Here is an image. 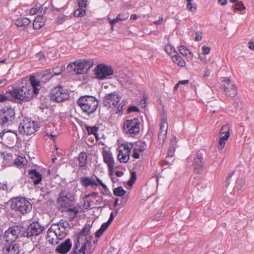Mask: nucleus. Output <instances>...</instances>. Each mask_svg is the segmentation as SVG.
<instances>
[{
  "instance_id": "obj_20",
  "label": "nucleus",
  "mask_w": 254,
  "mask_h": 254,
  "mask_svg": "<svg viewBox=\"0 0 254 254\" xmlns=\"http://www.w3.org/2000/svg\"><path fill=\"white\" fill-rule=\"evenodd\" d=\"M19 245L14 242H7L2 249L3 254H19Z\"/></svg>"
},
{
  "instance_id": "obj_46",
  "label": "nucleus",
  "mask_w": 254,
  "mask_h": 254,
  "mask_svg": "<svg viewBox=\"0 0 254 254\" xmlns=\"http://www.w3.org/2000/svg\"><path fill=\"white\" fill-rule=\"evenodd\" d=\"M187 2H188V3L187 4V8L191 11H195L196 8V4L195 3H192L191 1H187Z\"/></svg>"
},
{
  "instance_id": "obj_13",
  "label": "nucleus",
  "mask_w": 254,
  "mask_h": 254,
  "mask_svg": "<svg viewBox=\"0 0 254 254\" xmlns=\"http://www.w3.org/2000/svg\"><path fill=\"white\" fill-rule=\"evenodd\" d=\"M35 122L25 119L23 120L19 126V131L20 133L26 135H31L37 130L38 127H35Z\"/></svg>"
},
{
  "instance_id": "obj_57",
  "label": "nucleus",
  "mask_w": 254,
  "mask_h": 254,
  "mask_svg": "<svg viewBox=\"0 0 254 254\" xmlns=\"http://www.w3.org/2000/svg\"><path fill=\"white\" fill-rule=\"evenodd\" d=\"M132 147V146L131 145L130 146L126 145L124 146V150H125V152L130 154Z\"/></svg>"
},
{
  "instance_id": "obj_55",
  "label": "nucleus",
  "mask_w": 254,
  "mask_h": 254,
  "mask_svg": "<svg viewBox=\"0 0 254 254\" xmlns=\"http://www.w3.org/2000/svg\"><path fill=\"white\" fill-rule=\"evenodd\" d=\"M41 7H40L39 9H38L36 7H32V8L30 9L29 13L31 15L35 14L38 10L41 9Z\"/></svg>"
},
{
  "instance_id": "obj_45",
  "label": "nucleus",
  "mask_w": 254,
  "mask_h": 254,
  "mask_svg": "<svg viewBox=\"0 0 254 254\" xmlns=\"http://www.w3.org/2000/svg\"><path fill=\"white\" fill-rule=\"evenodd\" d=\"M136 179V173L135 172H132L131 173L130 178L129 180V181H128V185L129 186H132L134 184Z\"/></svg>"
},
{
  "instance_id": "obj_18",
  "label": "nucleus",
  "mask_w": 254,
  "mask_h": 254,
  "mask_svg": "<svg viewBox=\"0 0 254 254\" xmlns=\"http://www.w3.org/2000/svg\"><path fill=\"white\" fill-rule=\"evenodd\" d=\"M168 129V124L166 117H163L161 119L160 129L158 133V139L160 143L162 144L164 143L166 139Z\"/></svg>"
},
{
  "instance_id": "obj_30",
  "label": "nucleus",
  "mask_w": 254,
  "mask_h": 254,
  "mask_svg": "<svg viewBox=\"0 0 254 254\" xmlns=\"http://www.w3.org/2000/svg\"><path fill=\"white\" fill-rule=\"evenodd\" d=\"M177 141L176 138L175 137L174 138L171 139V144L168 149V157H172L174 155V153L176 150V145Z\"/></svg>"
},
{
  "instance_id": "obj_64",
  "label": "nucleus",
  "mask_w": 254,
  "mask_h": 254,
  "mask_svg": "<svg viewBox=\"0 0 254 254\" xmlns=\"http://www.w3.org/2000/svg\"><path fill=\"white\" fill-rule=\"evenodd\" d=\"M249 44V48L253 50L254 51V43L252 41H250L248 43Z\"/></svg>"
},
{
  "instance_id": "obj_43",
  "label": "nucleus",
  "mask_w": 254,
  "mask_h": 254,
  "mask_svg": "<svg viewBox=\"0 0 254 254\" xmlns=\"http://www.w3.org/2000/svg\"><path fill=\"white\" fill-rule=\"evenodd\" d=\"M12 160V154L11 153H6V155L4 156V162H5V164L10 165L11 164Z\"/></svg>"
},
{
  "instance_id": "obj_50",
  "label": "nucleus",
  "mask_w": 254,
  "mask_h": 254,
  "mask_svg": "<svg viewBox=\"0 0 254 254\" xmlns=\"http://www.w3.org/2000/svg\"><path fill=\"white\" fill-rule=\"evenodd\" d=\"M44 25V23H40L39 22L34 21L33 23V28L35 29H39L41 28Z\"/></svg>"
},
{
  "instance_id": "obj_54",
  "label": "nucleus",
  "mask_w": 254,
  "mask_h": 254,
  "mask_svg": "<svg viewBox=\"0 0 254 254\" xmlns=\"http://www.w3.org/2000/svg\"><path fill=\"white\" fill-rule=\"evenodd\" d=\"M202 53L204 54H208L210 51V48L206 46H203L202 47Z\"/></svg>"
},
{
  "instance_id": "obj_22",
  "label": "nucleus",
  "mask_w": 254,
  "mask_h": 254,
  "mask_svg": "<svg viewBox=\"0 0 254 254\" xmlns=\"http://www.w3.org/2000/svg\"><path fill=\"white\" fill-rule=\"evenodd\" d=\"M17 136L16 131H13L11 130H8L7 131L4 130L2 132H0V137L2 140H8L12 142L16 138Z\"/></svg>"
},
{
  "instance_id": "obj_26",
  "label": "nucleus",
  "mask_w": 254,
  "mask_h": 254,
  "mask_svg": "<svg viewBox=\"0 0 254 254\" xmlns=\"http://www.w3.org/2000/svg\"><path fill=\"white\" fill-rule=\"evenodd\" d=\"M87 155L85 152H80L78 155V167L82 169H86L87 164Z\"/></svg>"
},
{
  "instance_id": "obj_62",
  "label": "nucleus",
  "mask_w": 254,
  "mask_h": 254,
  "mask_svg": "<svg viewBox=\"0 0 254 254\" xmlns=\"http://www.w3.org/2000/svg\"><path fill=\"white\" fill-rule=\"evenodd\" d=\"M133 154H132V157L134 158H135V159H138L139 158V154L137 152L138 151H135V150H133Z\"/></svg>"
},
{
  "instance_id": "obj_21",
  "label": "nucleus",
  "mask_w": 254,
  "mask_h": 254,
  "mask_svg": "<svg viewBox=\"0 0 254 254\" xmlns=\"http://www.w3.org/2000/svg\"><path fill=\"white\" fill-rule=\"evenodd\" d=\"M71 247V240L67 239L57 247L56 251L60 254H66L70 251Z\"/></svg>"
},
{
  "instance_id": "obj_5",
  "label": "nucleus",
  "mask_w": 254,
  "mask_h": 254,
  "mask_svg": "<svg viewBox=\"0 0 254 254\" xmlns=\"http://www.w3.org/2000/svg\"><path fill=\"white\" fill-rule=\"evenodd\" d=\"M32 208L31 203L23 197L15 198L13 200L11 205L12 210L18 211L23 215L29 213L32 210Z\"/></svg>"
},
{
  "instance_id": "obj_24",
  "label": "nucleus",
  "mask_w": 254,
  "mask_h": 254,
  "mask_svg": "<svg viewBox=\"0 0 254 254\" xmlns=\"http://www.w3.org/2000/svg\"><path fill=\"white\" fill-rule=\"evenodd\" d=\"M30 83L28 84L32 87V90L34 95H37L39 91L40 82L35 76H32L30 78Z\"/></svg>"
},
{
  "instance_id": "obj_49",
  "label": "nucleus",
  "mask_w": 254,
  "mask_h": 254,
  "mask_svg": "<svg viewBox=\"0 0 254 254\" xmlns=\"http://www.w3.org/2000/svg\"><path fill=\"white\" fill-rule=\"evenodd\" d=\"M116 18H117V20L120 22L127 19L128 18V15L124 14H119Z\"/></svg>"
},
{
  "instance_id": "obj_8",
  "label": "nucleus",
  "mask_w": 254,
  "mask_h": 254,
  "mask_svg": "<svg viewBox=\"0 0 254 254\" xmlns=\"http://www.w3.org/2000/svg\"><path fill=\"white\" fill-rule=\"evenodd\" d=\"M120 101V97L117 92H114L106 95L104 98V105L108 108H113V107H117V113L121 112L122 111V106L121 104H119Z\"/></svg>"
},
{
  "instance_id": "obj_44",
  "label": "nucleus",
  "mask_w": 254,
  "mask_h": 254,
  "mask_svg": "<svg viewBox=\"0 0 254 254\" xmlns=\"http://www.w3.org/2000/svg\"><path fill=\"white\" fill-rule=\"evenodd\" d=\"M63 69L60 67H57L56 68H53L52 70H49V73L52 74V76L54 75H59L61 73Z\"/></svg>"
},
{
  "instance_id": "obj_17",
  "label": "nucleus",
  "mask_w": 254,
  "mask_h": 254,
  "mask_svg": "<svg viewBox=\"0 0 254 254\" xmlns=\"http://www.w3.org/2000/svg\"><path fill=\"white\" fill-rule=\"evenodd\" d=\"M204 165L203 154L199 152H197L193 158L192 163L194 171L197 174H200L203 170Z\"/></svg>"
},
{
  "instance_id": "obj_25",
  "label": "nucleus",
  "mask_w": 254,
  "mask_h": 254,
  "mask_svg": "<svg viewBox=\"0 0 254 254\" xmlns=\"http://www.w3.org/2000/svg\"><path fill=\"white\" fill-rule=\"evenodd\" d=\"M80 182L82 186L85 188H87L89 186H98V184L95 182V180L93 178L83 177L80 178Z\"/></svg>"
},
{
  "instance_id": "obj_59",
  "label": "nucleus",
  "mask_w": 254,
  "mask_h": 254,
  "mask_svg": "<svg viewBox=\"0 0 254 254\" xmlns=\"http://www.w3.org/2000/svg\"><path fill=\"white\" fill-rule=\"evenodd\" d=\"M210 75V70L209 68H206L204 71V77H208Z\"/></svg>"
},
{
  "instance_id": "obj_63",
  "label": "nucleus",
  "mask_w": 254,
  "mask_h": 254,
  "mask_svg": "<svg viewBox=\"0 0 254 254\" xmlns=\"http://www.w3.org/2000/svg\"><path fill=\"white\" fill-rule=\"evenodd\" d=\"M7 83V80L6 79H3L0 81V87L4 86Z\"/></svg>"
},
{
  "instance_id": "obj_61",
  "label": "nucleus",
  "mask_w": 254,
  "mask_h": 254,
  "mask_svg": "<svg viewBox=\"0 0 254 254\" xmlns=\"http://www.w3.org/2000/svg\"><path fill=\"white\" fill-rule=\"evenodd\" d=\"M104 233L103 231H102L100 229H99L96 233H95V237L96 238H99Z\"/></svg>"
},
{
  "instance_id": "obj_7",
  "label": "nucleus",
  "mask_w": 254,
  "mask_h": 254,
  "mask_svg": "<svg viewBox=\"0 0 254 254\" xmlns=\"http://www.w3.org/2000/svg\"><path fill=\"white\" fill-rule=\"evenodd\" d=\"M93 65V62L91 60H84L80 62H75L72 64H68L67 66L68 70H74L77 74L86 73L88 69Z\"/></svg>"
},
{
  "instance_id": "obj_33",
  "label": "nucleus",
  "mask_w": 254,
  "mask_h": 254,
  "mask_svg": "<svg viewBox=\"0 0 254 254\" xmlns=\"http://www.w3.org/2000/svg\"><path fill=\"white\" fill-rule=\"evenodd\" d=\"M119 160L121 162L127 163L129 158V154L124 152L123 150H120L118 156Z\"/></svg>"
},
{
  "instance_id": "obj_6",
  "label": "nucleus",
  "mask_w": 254,
  "mask_h": 254,
  "mask_svg": "<svg viewBox=\"0 0 254 254\" xmlns=\"http://www.w3.org/2000/svg\"><path fill=\"white\" fill-rule=\"evenodd\" d=\"M15 111L11 107L4 108L0 111V124L3 127L11 125L15 121Z\"/></svg>"
},
{
  "instance_id": "obj_10",
  "label": "nucleus",
  "mask_w": 254,
  "mask_h": 254,
  "mask_svg": "<svg viewBox=\"0 0 254 254\" xmlns=\"http://www.w3.org/2000/svg\"><path fill=\"white\" fill-rule=\"evenodd\" d=\"M140 123L137 118L127 120L124 124V131L133 136L138 133L140 130Z\"/></svg>"
},
{
  "instance_id": "obj_34",
  "label": "nucleus",
  "mask_w": 254,
  "mask_h": 254,
  "mask_svg": "<svg viewBox=\"0 0 254 254\" xmlns=\"http://www.w3.org/2000/svg\"><path fill=\"white\" fill-rule=\"evenodd\" d=\"M27 163L26 159L20 156L17 157L14 161L13 164L19 168L23 167Z\"/></svg>"
},
{
  "instance_id": "obj_47",
  "label": "nucleus",
  "mask_w": 254,
  "mask_h": 254,
  "mask_svg": "<svg viewBox=\"0 0 254 254\" xmlns=\"http://www.w3.org/2000/svg\"><path fill=\"white\" fill-rule=\"evenodd\" d=\"M66 16L64 15H60L56 18V21L59 24H62L65 20Z\"/></svg>"
},
{
  "instance_id": "obj_2",
  "label": "nucleus",
  "mask_w": 254,
  "mask_h": 254,
  "mask_svg": "<svg viewBox=\"0 0 254 254\" xmlns=\"http://www.w3.org/2000/svg\"><path fill=\"white\" fill-rule=\"evenodd\" d=\"M7 93L10 94L11 101L17 103L29 101L34 96L31 86L27 83L18 86L13 85L11 89H7Z\"/></svg>"
},
{
  "instance_id": "obj_9",
  "label": "nucleus",
  "mask_w": 254,
  "mask_h": 254,
  "mask_svg": "<svg viewBox=\"0 0 254 254\" xmlns=\"http://www.w3.org/2000/svg\"><path fill=\"white\" fill-rule=\"evenodd\" d=\"M70 96L68 91L64 89L62 86L55 87L51 92V99L52 101L61 103L69 99Z\"/></svg>"
},
{
  "instance_id": "obj_3",
  "label": "nucleus",
  "mask_w": 254,
  "mask_h": 254,
  "mask_svg": "<svg viewBox=\"0 0 254 254\" xmlns=\"http://www.w3.org/2000/svg\"><path fill=\"white\" fill-rule=\"evenodd\" d=\"M77 104L83 112L90 115L96 111L99 102L94 96L85 95L80 97L78 99Z\"/></svg>"
},
{
  "instance_id": "obj_35",
  "label": "nucleus",
  "mask_w": 254,
  "mask_h": 254,
  "mask_svg": "<svg viewBox=\"0 0 254 254\" xmlns=\"http://www.w3.org/2000/svg\"><path fill=\"white\" fill-rule=\"evenodd\" d=\"M179 52L183 56H186V57H188L190 58L192 57V53L184 46H181L180 47Z\"/></svg>"
},
{
  "instance_id": "obj_32",
  "label": "nucleus",
  "mask_w": 254,
  "mask_h": 254,
  "mask_svg": "<svg viewBox=\"0 0 254 254\" xmlns=\"http://www.w3.org/2000/svg\"><path fill=\"white\" fill-rule=\"evenodd\" d=\"M146 147L147 145L144 141H139L135 143L133 150L142 152L146 149Z\"/></svg>"
},
{
  "instance_id": "obj_42",
  "label": "nucleus",
  "mask_w": 254,
  "mask_h": 254,
  "mask_svg": "<svg viewBox=\"0 0 254 254\" xmlns=\"http://www.w3.org/2000/svg\"><path fill=\"white\" fill-rule=\"evenodd\" d=\"M6 100L11 101L10 94L7 93V90H6L5 94H0V103L3 102Z\"/></svg>"
},
{
  "instance_id": "obj_14",
  "label": "nucleus",
  "mask_w": 254,
  "mask_h": 254,
  "mask_svg": "<svg viewBox=\"0 0 254 254\" xmlns=\"http://www.w3.org/2000/svg\"><path fill=\"white\" fill-rule=\"evenodd\" d=\"M95 74L97 78L104 79L113 75L114 71L110 66H108L105 64H99L95 69Z\"/></svg>"
},
{
  "instance_id": "obj_39",
  "label": "nucleus",
  "mask_w": 254,
  "mask_h": 254,
  "mask_svg": "<svg viewBox=\"0 0 254 254\" xmlns=\"http://www.w3.org/2000/svg\"><path fill=\"white\" fill-rule=\"evenodd\" d=\"M113 192L114 195L116 196H122L126 193V191L122 187H119L114 190Z\"/></svg>"
},
{
  "instance_id": "obj_36",
  "label": "nucleus",
  "mask_w": 254,
  "mask_h": 254,
  "mask_svg": "<svg viewBox=\"0 0 254 254\" xmlns=\"http://www.w3.org/2000/svg\"><path fill=\"white\" fill-rule=\"evenodd\" d=\"M165 50L168 55L171 56L172 58L173 56L178 53L175 50L174 47L170 44H168L165 46Z\"/></svg>"
},
{
  "instance_id": "obj_40",
  "label": "nucleus",
  "mask_w": 254,
  "mask_h": 254,
  "mask_svg": "<svg viewBox=\"0 0 254 254\" xmlns=\"http://www.w3.org/2000/svg\"><path fill=\"white\" fill-rule=\"evenodd\" d=\"M85 128H86V130H87L89 134H92L95 135L97 134V132L99 129L98 127H97L96 126L89 127L88 126H86Z\"/></svg>"
},
{
  "instance_id": "obj_4",
  "label": "nucleus",
  "mask_w": 254,
  "mask_h": 254,
  "mask_svg": "<svg viewBox=\"0 0 254 254\" xmlns=\"http://www.w3.org/2000/svg\"><path fill=\"white\" fill-rule=\"evenodd\" d=\"M26 228L20 225H15L9 228L4 233V238L7 242H14L16 239L26 237Z\"/></svg>"
},
{
  "instance_id": "obj_16",
  "label": "nucleus",
  "mask_w": 254,
  "mask_h": 254,
  "mask_svg": "<svg viewBox=\"0 0 254 254\" xmlns=\"http://www.w3.org/2000/svg\"><path fill=\"white\" fill-rule=\"evenodd\" d=\"M44 229L38 222H33L26 229L25 236L27 237L37 236L43 232Z\"/></svg>"
},
{
  "instance_id": "obj_11",
  "label": "nucleus",
  "mask_w": 254,
  "mask_h": 254,
  "mask_svg": "<svg viewBox=\"0 0 254 254\" xmlns=\"http://www.w3.org/2000/svg\"><path fill=\"white\" fill-rule=\"evenodd\" d=\"M231 131V126L228 124L223 126L219 131V139L218 145L219 150H222L226 144V142L230 136Z\"/></svg>"
},
{
  "instance_id": "obj_38",
  "label": "nucleus",
  "mask_w": 254,
  "mask_h": 254,
  "mask_svg": "<svg viewBox=\"0 0 254 254\" xmlns=\"http://www.w3.org/2000/svg\"><path fill=\"white\" fill-rule=\"evenodd\" d=\"M67 208L66 211L69 212V215L72 219L74 218L79 212L78 209L75 206H72L71 207H68Z\"/></svg>"
},
{
  "instance_id": "obj_28",
  "label": "nucleus",
  "mask_w": 254,
  "mask_h": 254,
  "mask_svg": "<svg viewBox=\"0 0 254 254\" xmlns=\"http://www.w3.org/2000/svg\"><path fill=\"white\" fill-rule=\"evenodd\" d=\"M30 23L29 19L26 17L19 18L15 21V24L17 27H23L29 25Z\"/></svg>"
},
{
  "instance_id": "obj_37",
  "label": "nucleus",
  "mask_w": 254,
  "mask_h": 254,
  "mask_svg": "<svg viewBox=\"0 0 254 254\" xmlns=\"http://www.w3.org/2000/svg\"><path fill=\"white\" fill-rule=\"evenodd\" d=\"M69 223L66 221H64L62 220L57 224H52V227L50 229H51L52 228H55L56 227L68 228L69 227Z\"/></svg>"
},
{
  "instance_id": "obj_60",
  "label": "nucleus",
  "mask_w": 254,
  "mask_h": 254,
  "mask_svg": "<svg viewBox=\"0 0 254 254\" xmlns=\"http://www.w3.org/2000/svg\"><path fill=\"white\" fill-rule=\"evenodd\" d=\"M108 19H109V22L111 26H114V25L119 21L117 20V18L114 19H110L109 18H108Z\"/></svg>"
},
{
  "instance_id": "obj_27",
  "label": "nucleus",
  "mask_w": 254,
  "mask_h": 254,
  "mask_svg": "<svg viewBox=\"0 0 254 254\" xmlns=\"http://www.w3.org/2000/svg\"><path fill=\"white\" fill-rule=\"evenodd\" d=\"M57 227V228H55L54 229L55 234L58 239H62L66 235L68 228Z\"/></svg>"
},
{
  "instance_id": "obj_23",
  "label": "nucleus",
  "mask_w": 254,
  "mask_h": 254,
  "mask_svg": "<svg viewBox=\"0 0 254 254\" xmlns=\"http://www.w3.org/2000/svg\"><path fill=\"white\" fill-rule=\"evenodd\" d=\"M29 175L30 179L33 182L34 185L39 184L42 180V175L35 169H31L29 170Z\"/></svg>"
},
{
  "instance_id": "obj_1",
  "label": "nucleus",
  "mask_w": 254,
  "mask_h": 254,
  "mask_svg": "<svg viewBox=\"0 0 254 254\" xmlns=\"http://www.w3.org/2000/svg\"><path fill=\"white\" fill-rule=\"evenodd\" d=\"M90 226L86 224L76 236L75 248L72 254H90L93 251L92 237L89 234Z\"/></svg>"
},
{
  "instance_id": "obj_52",
  "label": "nucleus",
  "mask_w": 254,
  "mask_h": 254,
  "mask_svg": "<svg viewBox=\"0 0 254 254\" xmlns=\"http://www.w3.org/2000/svg\"><path fill=\"white\" fill-rule=\"evenodd\" d=\"M202 39V33L199 31L195 32V41H199Z\"/></svg>"
},
{
  "instance_id": "obj_15",
  "label": "nucleus",
  "mask_w": 254,
  "mask_h": 254,
  "mask_svg": "<svg viewBox=\"0 0 254 254\" xmlns=\"http://www.w3.org/2000/svg\"><path fill=\"white\" fill-rule=\"evenodd\" d=\"M223 81L225 83L223 88L226 95L231 98L235 97L237 94V88L235 84L228 78H224Z\"/></svg>"
},
{
  "instance_id": "obj_12",
  "label": "nucleus",
  "mask_w": 254,
  "mask_h": 254,
  "mask_svg": "<svg viewBox=\"0 0 254 254\" xmlns=\"http://www.w3.org/2000/svg\"><path fill=\"white\" fill-rule=\"evenodd\" d=\"M72 201L69 193L65 190H62L59 194L57 204L61 208H67L71 206Z\"/></svg>"
},
{
  "instance_id": "obj_53",
  "label": "nucleus",
  "mask_w": 254,
  "mask_h": 254,
  "mask_svg": "<svg viewBox=\"0 0 254 254\" xmlns=\"http://www.w3.org/2000/svg\"><path fill=\"white\" fill-rule=\"evenodd\" d=\"M36 58L38 60H42V59H45V56L43 53L39 52L36 55Z\"/></svg>"
},
{
  "instance_id": "obj_48",
  "label": "nucleus",
  "mask_w": 254,
  "mask_h": 254,
  "mask_svg": "<svg viewBox=\"0 0 254 254\" xmlns=\"http://www.w3.org/2000/svg\"><path fill=\"white\" fill-rule=\"evenodd\" d=\"M235 9L238 10H243L245 9V7L242 2L239 1L235 4Z\"/></svg>"
},
{
  "instance_id": "obj_51",
  "label": "nucleus",
  "mask_w": 254,
  "mask_h": 254,
  "mask_svg": "<svg viewBox=\"0 0 254 254\" xmlns=\"http://www.w3.org/2000/svg\"><path fill=\"white\" fill-rule=\"evenodd\" d=\"M87 0H78V4L79 7L85 8L87 6Z\"/></svg>"
},
{
  "instance_id": "obj_29",
  "label": "nucleus",
  "mask_w": 254,
  "mask_h": 254,
  "mask_svg": "<svg viewBox=\"0 0 254 254\" xmlns=\"http://www.w3.org/2000/svg\"><path fill=\"white\" fill-rule=\"evenodd\" d=\"M245 180L244 179L242 178H238L235 183L234 189L237 190L238 192L241 191L245 186Z\"/></svg>"
},
{
  "instance_id": "obj_19",
  "label": "nucleus",
  "mask_w": 254,
  "mask_h": 254,
  "mask_svg": "<svg viewBox=\"0 0 254 254\" xmlns=\"http://www.w3.org/2000/svg\"><path fill=\"white\" fill-rule=\"evenodd\" d=\"M103 156L104 162L107 164L109 173L111 176V179L113 182L114 178L112 177L113 174V170L114 169L115 162L113 158L111 153L108 151H104L103 153Z\"/></svg>"
},
{
  "instance_id": "obj_56",
  "label": "nucleus",
  "mask_w": 254,
  "mask_h": 254,
  "mask_svg": "<svg viewBox=\"0 0 254 254\" xmlns=\"http://www.w3.org/2000/svg\"><path fill=\"white\" fill-rule=\"evenodd\" d=\"M110 223H108V222L107 221L106 223H103L102 225L101 228H100L102 231L104 232L109 227Z\"/></svg>"
},
{
  "instance_id": "obj_41",
  "label": "nucleus",
  "mask_w": 254,
  "mask_h": 254,
  "mask_svg": "<svg viewBox=\"0 0 254 254\" xmlns=\"http://www.w3.org/2000/svg\"><path fill=\"white\" fill-rule=\"evenodd\" d=\"M83 7H79L75 10L73 13V15L75 17H82L85 15L86 11L85 10L82 8Z\"/></svg>"
},
{
  "instance_id": "obj_58",
  "label": "nucleus",
  "mask_w": 254,
  "mask_h": 254,
  "mask_svg": "<svg viewBox=\"0 0 254 254\" xmlns=\"http://www.w3.org/2000/svg\"><path fill=\"white\" fill-rule=\"evenodd\" d=\"M34 21L39 22L41 23H44L43 16L42 15L37 16L34 19Z\"/></svg>"
},
{
  "instance_id": "obj_31",
  "label": "nucleus",
  "mask_w": 254,
  "mask_h": 254,
  "mask_svg": "<svg viewBox=\"0 0 254 254\" xmlns=\"http://www.w3.org/2000/svg\"><path fill=\"white\" fill-rule=\"evenodd\" d=\"M172 61L174 63L177 64L179 66H184L186 64L185 61L177 53L172 56Z\"/></svg>"
}]
</instances>
